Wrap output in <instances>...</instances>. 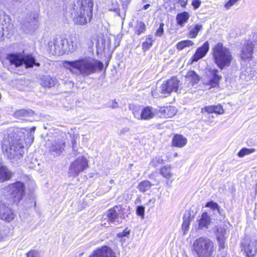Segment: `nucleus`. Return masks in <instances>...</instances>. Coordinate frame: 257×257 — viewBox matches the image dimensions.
<instances>
[{"instance_id": "f257e3e1", "label": "nucleus", "mask_w": 257, "mask_h": 257, "mask_svg": "<svg viewBox=\"0 0 257 257\" xmlns=\"http://www.w3.org/2000/svg\"><path fill=\"white\" fill-rule=\"evenodd\" d=\"M24 131L25 130L24 129H11L5 137L3 148L9 145L6 149L5 154L10 159L17 161L23 157L24 154Z\"/></svg>"}, {"instance_id": "f03ea898", "label": "nucleus", "mask_w": 257, "mask_h": 257, "mask_svg": "<svg viewBox=\"0 0 257 257\" xmlns=\"http://www.w3.org/2000/svg\"><path fill=\"white\" fill-rule=\"evenodd\" d=\"M64 67L70 70L74 68L78 70L83 75H89L100 69L102 66L101 62L90 57H84L75 61H65Z\"/></svg>"}, {"instance_id": "7ed1b4c3", "label": "nucleus", "mask_w": 257, "mask_h": 257, "mask_svg": "<svg viewBox=\"0 0 257 257\" xmlns=\"http://www.w3.org/2000/svg\"><path fill=\"white\" fill-rule=\"evenodd\" d=\"M93 4L91 0H78L71 12L74 23L84 25L90 22L92 17Z\"/></svg>"}, {"instance_id": "20e7f679", "label": "nucleus", "mask_w": 257, "mask_h": 257, "mask_svg": "<svg viewBox=\"0 0 257 257\" xmlns=\"http://www.w3.org/2000/svg\"><path fill=\"white\" fill-rule=\"evenodd\" d=\"M50 52L55 55H62L65 53H72L77 48L76 41L73 38L68 40L62 37L54 38L49 43Z\"/></svg>"}, {"instance_id": "39448f33", "label": "nucleus", "mask_w": 257, "mask_h": 257, "mask_svg": "<svg viewBox=\"0 0 257 257\" xmlns=\"http://www.w3.org/2000/svg\"><path fill=\"white\" fill-rule=\"evenodd\" d=\"M212 54L215 64L221 70L229 67L233 60L229 49L221 43H218L214 46Z\"/></svg>"}, {"instance_id": "423d86ee", "label": "nucleus", "mask_w": 257, "mask_h": 257, "mask_svg": "<svg viewBox=\"0 0 257 257\" xmlns=\"http://www.w3.org/2000/svg\"><path fill=\"white\" fill-rule=\"evenodd\" d=\"M193 247L197 257H211L214 245L209 238L200 237L195 240Z\"/></svg>"}, {"instance_id": "0eeeda50", "label": "nucleus", "mask_w": 257, "mask_h": 257, "mask_svg": "<svg viewBox=\"0 0 257 257\" xmlns=\"http://www.w3.org/2000/svg\"><path fill=\"white\" fill-rule=\"evenodd\" d=\"M7 59L12 65L18 67L25 64L26 68L33 67L34 65L39 66L40 64L35 62V59L31 55H25L24 53H17L7 55Z\"/></svg>"}, {"instance_id": "6e6552de", "label": "nucleus", "mask_w": 257, "mask_h": 257, "mask_svg": "<svg viewBox=\"0 0 257 257\" xmlns=\"http://www.w3.org/2000/svg\"><path fill=\"white\" fill-rule=\"evenodd\" d=\"M8 194L14 202H19L25 195V186L21 182L12 183L6 187Z\"/></svg>"}, {"instance_id": "1a4fd4ad", "label": "nucleus", "mask_w": 257, "mask_h": 257, "mask_svg": "<svg viewBox=\"0 0 257 257\" xmlns=\"http://www.w3.org/2000/svg\"><path fill=\"white\" fill-rule=\"evenodd\" d=\"M180 81L177 77H172L164 81L160 87V92L164 96H168L172 92H177Z\"/></svg>"}, {"instance_id": "9d476101", "label": "nucleus", "mask_w": 257, "mask_h": 257, "mask_svg": "<svg viewBox=\"0 0 257 257\" xmlns=\"http://www.w3.org/2000/svg\"><path fill=\"white\" fill-rule=\"evenodd\" d=\"M88 167L87 160L83 156L79 157L70 164L69 173L74 176H77Z\"/></svg>"}, {"instance_id": "9b49d317", "label": "nucleus", "mask_w": 257, "mask_h": 257, "mask_svg": "<svg viewBox=\"0 0 257 257\" xmlns=\"http://www.w3.org/2000/svg\"><path fill=\"white\" fill-rule=\"evenodd\" d=\"M14 211L0 199V219L7 222L12 221L15 218Z\"/></svg>"}, {"instance_id": "f8f14e48", "label": "nucleus", "mask_w": 257, "mask_h": 257, "mask_svg": "<svg viewBox=\"0 0 257 257\" xmlns=\"http://www.w3.org/2000/svg\"><path fill=\"white\" fill-rule=\"evenodd\" d=\"M88 257H116L115 253L108 246L104 245L93 250Z\"/></svg>"}, {"instance_id": "ddd939ff", "label": "nucleus", "mask_w": 257, "mask_h": 257, "mask_svg": "<svg viewBox=\"0 0 257 257\" xmlns=\"http://www.w3.org/2000/svg\"><path fill=\"white\" fill-rule=\"evenodd\" d=\"M216 236L219 249L221 250L225 248V242L226 239V230L223 227L216 226L213 230Z\"/></svg>"}, {"instance_id": "4468645a", "label": "nucleus", "mask_w": 257, "mask_h": 257, "mask_svg": "<svg viewBox=\"0 0 257 257\" xmlns=\"http://www.w3.org/2000/svg\"><path fill=\"white\" fill-rule=\"evenodd\" d=\"M123 208L121 206H115L110 209L107 212L108 221L115 224L119 223L120 221L119 217L122 211Z\"/></svg>"}, {"instance_id": "2eb2a0df", "label": "nucleus", "mask_w": 257, "mask_h": 257, "mask_svg": "<svg viewBox=\"0 0 257 257\" xmlns=\"http://www.w3.org/2000/svg\"><path fill=\"white\" fill-rule=\"evenodd\" d=\"M157 116L161 118H168L174 116L177 112V108L175 106L162 107L157 108Z\"/></svg>"}, {"instance_id": "dca6fc26", "label": "nucleus", "mask_w": 257, "mask_h": 257, "mask_svg": "<svg viewBox=\"0 0 257 257\" xmlns=\"http://www.w3.org/2000/svg\"><path fill=\"white\" fill-rule=\"evenodd\" d=\"M212 78L209 80L205 81L203 82L206 86L205 89L209 90L212 87H215L218 85V82L222 77L217 74L218 70L217 69L212 70Z\"/></svg>"}, {"instance_id": "f3484780", "label": "nucleus", "mask_w": 257, "mask_h": 257, "mask_svg": "<svg viewBox=\"0 0 257 257\" xmlns=\"http://www.w3.org/2000/svg\"><path fill=\"white\" fill-rule=\"evenodd\" d=\"M209 50V43L208 42H205L202 47L198 48L195 54L192 57L191 63L197 62L201 58L205 56Z\"/></svg>"}, {"instance_id": "a211bd4d", "label": "nucleus", "mask_w": 257, "mask_h": 257, "mask_svg": "<svg viewBox=\"0 0 257 257\" xmlns=\"http://www.w3.org/2000/svg\"><path fill=\"white\" fill-rule=\"evenodd\" d=\"M157 115V110L151 106H146L141 110V120H149Z\"/></svg>"}, {"instance_id": "6ab92c4d", "label": "nucleus", "mask_w": 257, "mask_h": 257, "mask_svg": "<svg viewBox=\"0 0 257 257\" xmlns=\"http://www.w3.org/2000/svg\"><path fill=\"white\" fill-rule=\"evenodd\" d=\"M65 147V143L62 140H55L49 147V151L55 153L57 155H60L64 150Z\"/></svg>"}, {"instance_id": "aec40b11", "label": "nucleus", "mask_w": 257, "mask_h": 257, "mask_svg": "<svg viewBox=\"0 0 257 257\" xmlns=\"http://www.w3.org/2000/svg\"><path fill=\"white\" fill-rule=\"evenodd\" d=\"M253 44L252 43H247L242 48L240 57L242 59H248L251 58Z\"/></svg>"}, {"instance_id": "412c9836", "label": "nucleus", "mask_w": 257, "mask_h": 257, "mask_svg": "<svg viewBox=\"0 0 257 257\" xmlns=\"http://www.w3.org/2000/svg\"><path fill=\"white\" fill-rule=\"evenodd\" d=\"M13 176L12 172L6 166H0V183L10 180Z\"/></svg>"}, {"instance_id": "4be33fe9", "label": "nucleus", "mask_w": 257, "mask_h": 257, "mask_svg": "<svg viewBox=\"0 0 257 257\" xmlns=\"http://www.w3.org/2000/svg\"><path fill=\"white\" fill-rule=\"evenodd\" d=\"M245 250L248 256H254L257 251V244L256 240H250L247 244H244Z\"/></svg>"}, {"instance_id": "5701e85b", "label": "nucleus", "mask_w": 257, "mask_h": 257, "mask_svg": "<svg viewBox=\"0 0 257 257\" xmlns=\"http://www.w3.org/2000/svg\"><path fill=\"white\" fill-rule=\"evenodd\" d=\"M187 142V139L182 135H176L172 140V146L178 148H182L186 145Z\"/></svg>"}, {"instance_id": "b1692460", "label": "nucleus", "mask_w": 257, "mask_h": 257, "mask_svg": "<svg viewBox=\"0 0 257 257\" xmlns=\"http://www.w3.org/2000/svg\"><path fill=\"white\" fill-rule=\"evenodd\" d=\"M57 83L56 78H52L50 76H45L42 78L41 85L44 87L50 88L54 86Z\"/></svg>"}, {"instance_id": "393cba45", "label": "nucleus", "mask_w": 257, "mask_h": 257, "mask_svg": "<svg viewBox=\"0 0 257 257\" xmlns=\"http://www.w3.org/2000/svg\"><path fill=\"white\" fill-rule=\"evenodd\" d=\"M190 18L189 14L187 12H184L178 14L176 16L177 24L181 27H183L187 22Z\"/></svg>"}, {"instance_id": "a878e982", "label": "nucleus", "mask_w": 257, "mask_h": 257, "mask_svg": "<svg viewBox=\"0 0 257 257\" xmlns=\"http://www.w3.org/2000/svg\"><path fill=\"white\" fill-rule=\"evenodd\" d=\"M211 220L209 216L207 214V212H204L202 215L200 219L199 220V226L200 229L203 228H208V225L210 224Z\"/></svg>"}, {"instance_id": "bb28decb", "label": "nucleus", "mask_w": 257, "mask_h": 257, "mask_svg": "<svg viewBox=\"0 0 257 257\" xmlns=\"http://www.w3.org/2000/svg\"><path fill=\"white\" fill-rule=\"evenodd\" d=\"M33 111L31 110H26L25 109H19L15 112L14 115L15 117L20 119H24L25 117L32 116Z\"/></svg>"}, {"instance_id": "cd10ccee", "label": "nucleus", "mask_w": 257, "mask_h": 257, "mask_svg": "<svg viewBox=\"0 0 257 257\" xmlns=\"http://www.w3.org/2000/svg\"><path fill=\"white\" fill-rule=\"evenodd\" d=\"M202 29V25L200 24H196L193 27H189V33L188 37L190 38H195L197 36L199 32Z\"/></svg>"}, {"instance_id": "c85d7f7f", "label": "nucleus", "mask_w": 257, "mask_h": 257, "mask_svg": "<svg viewBox=\"0 0 257 257\" xmlns=\"http://www.w3.org/2000/svg\"><path fill=\"white\" fill-rule=\"evenodd\" d=\"M187 81L191 83L192 85L198 83L199 80V77L193 71H189L186 76Z\"/></svg>"}, {"instance_id": "c756f323", "label": "nucleus", "mask_w": 257, "mask_h": 257, "mask_svg": "<svg viewBox=\"0 0 257 257\" xmlns=\"http://www.w3.org/2000/svg\"><path fill=\"white\" fill-rule=\"evenodd\" d=\"M160 172L164 178L167 179L172 178L173 176V174L171 171V167L170 165L165 166L161 168Z\"/></svg>"}, {"instance_id": "7c9ffc66", "label": "nucleus", "mask_w": 257, "mask_h": 257, "mask_svg": "<svg viewBox=\"0 0 257 257\" xmlns=\"http://www.w3.org/2000/svg\"><path fill=\"white\" fill-rule=\"evenodd\" d=\"M153 184L148 180L141 182L138 185V189L142 192H145L150 189Z\"/></svg>"}, {"instance_id": "2f4dec72", "label": "nucleus", "mask_w": 257, "mask_h": 257, "mask_svg": "<svg viewBox=\"0 0 257 257\" xmlns=\"http://www.w3.org/2000/svg\"><path fill=\"white\" fill-rule=\"evenodd\" d=\"M129 108L132 111L134 117L138 120H141L142 110L141 107L134 104H130Z\"/></svg>"}, {"instance_id": "473e14b6", "label": "nucleus", "mask_w": 257, "mask_h": 257, "mask_svg": "<svg viewBox=\"0 0 257 257\" xmlns=\"http://www.w3.org/2000/svg\"><path fill=\"white\" fill-rule=\"evenodd\" d=\"M194 45L193 41L190 40H186L178 42L176 45V48L179 50H182L183 49L192 46Z\"/></svg>"}, {"instance_id": "72a5a7b5", "label": "nucleus", "mask_w": 257, "mask_h": 257, "mask_svg": "<svg viewBox=\"0 0 257 257\" xmlns=\"http://www.w3.org/2000/svg\"><path fill=\"white\" fill-rule=\"evenodd\" d=\"M190 222V217H186L185 216H184L183 217V222L182 225V229L183 231L184 235H185L189 230Z\"/></svg>"}, {"instance_id": "f704fd0d", "label": "nucleus", "mask_w": 257, "mask_h": 257, "mask_svg": "<svg viewBox=\"0 0 257 257\" xmlns=\"http://www.w3.org/2000/svg\"><path fill=\"white\" fill-rule=\"evenodd\" d=\"M146 30L145 24L141 21H138L137 26L135 27V33L138 35L144 33Z\"/></svg>"}, {"instance_id": "c9c22d12", "label": "nucleus", "mask_w": 257, "mask_h": 257, "mask_svg": "<svg viewBox=\"0 0 257 257\" xmlns=\"http://www.w3.org/2000/svg\"><path fill=\"white\" fill-rule=\"evenodd\" d=\"M164 163V160L162 156H157L153 158L150 163V165L154 168L157 167L159 165Z\"/></svg>"}, {"instance_id": "e433bc0d", "label": "nucleus", "mask_w": 257, "mask_h": 257, "mask_svg": "<svg viewBox=\"0 0 257 257\" xmlns=\"http://www.w3.org/2000/svg\"><path fill=\"white\" fill-rule=\"evenodd\" d=\"M255 70H252L251 68H247L244 73V75L246 76L245 79L246 81L252 80L255 75Z\"/></svg>"}, {"instance_id": "4c0bfd02", "label": "nucleus", "mask_w": 257, "mask_h": 257, "mask_svg": "<svg viewBox=\"0 0 257 257\" xmlns=\"http://www.w3.org/2000/svg\"><path fill=\"white\" fill-rule=\"evenodd\" d=\"M254 149H247V148H243L238 153V156L239 157H243L245 155H249L252 153L254 152Z\"/></svg>"}, {"instance_id": "58836bf2", "label": "nucleus", "mask_w": 257, "mask_h": 257, "mask_svg": "<svg viewBox=\"0 0 257 257\" xmlns=\"http://www.w3.org/2000/svg\"><path fill=\"white\" fill-rule=\"evenodd\" d=\"M104 42L105 40L103 38H99L96 43V47L100 49H104L105 48Z\"/></svg>"}, {"instance_id": "ea45409f", "label": "nucleus", "mask_w": 257, "mask_h": 257, "mask_svg": "<svg viewBox=\"0 0 257 257\" xmlns=\"http://www.w3.org/2000/svg\"><path fill=\"white\" fill-rule=\"evenodd\" d=\"M153 40L151 38H149L148 41L145 42L143 43V49L144 51H146L152 45Z\"/></svg>"}, {"instance_id": "a19ab883", "label": "nucleus", "mask_w": 257, "mask_h": 257, "mask_svg": "<svg viewBox=\"0 0 257 257\" xmlns=\"http://www.w3.org/2000/svg\"><path fill=\"white\" fill-rule=\"evenodd\" d=\"M27 257H41L40 252L36 250H31L27 253Z\"/></svg>"}, {"instance_id": "79ce46f5", "label": "nucleus", "mask_w": 257, "mask_h": 257, "mask_svg": "<svg viewBox=\"0 0 257 257\" xmlns=\"http://www.w3.org/2000/svg\"><path fill=\"white\" fill-rule=\"evenodd\" d=\"M204 112H208L209 113H214V105L205 106L201 109V112L204 113Z\"/></svg>"}, {"instance_id": "37998d69", "label": "nucleus", "mask_w": 257, "mask_h": 257, "mask_svg": "<svg viewBox=\"0 0 257 257\" xmlns=\"http://www.w3.org/2000/svg\"><path fill=\"white\" fill-rule=\"evenodd\" d=\"M137 213L138 215L141 216L142 218H144L145 207L142 206L137 207Z\"/></svg>"}, {"instance_id": "c03bdc74", "label": "nucleus", "mask_w": 257, "mask_h": 257, "mask_svg": "<svg viewBox=\"0 0 257 257\" xmlns=\"http://www.w3.org/2000/svg\"><path fill=\"white\" fill-rule=\"evenodd\" d=\"M164 23H161L160 24V26L155 33L156 36L161 37L163 35L164 33Z\"/></svg>"}, {"instance_id": "a18cd8bd", "label": "nucleus", "mask_w": 257, "mask_h": 257, "mask_svg": "<svg viewBox=\"0 0 257 257\" xmlns=\"http://www.w3.org/2000/svg\"><path fill=\"white\" fill-rule=\"evenodd\" d=\"M206 207H209L213 210H215V209H217L218 210V211H219V206L218 205L215 203V202H213V201H211V202H208L206 204Z\"/></svg>"}, {"instance_id": "49530a36", "label": "nucleus", "mask_w": 257, "mask_h": 257, "mask_svg": "<svg viewBox=\"0 0 257 257\" xmlns=\"http://www.w3.org/2000/svg\"><path fill=\"white\" fill-rule=\"evenodd\" d=\"M214 113L221 114L224 113V110L220 105H214Z\"/></svg>"}, {"instance_id": "de8ad7c7", "label": "nucleus", "mask_w": 257, "mask_h": 257, "mask_svg": "<svg viewBox=\"0 0 257 257\" xmlns=\"http://www.w3.org/2000/svg\"><path fill=\"white\" fill-rule=\"evenodd\" d=\"M201 4V2L200 0H192V5L195 10L200 6Z\"/></svg>"}, {"instance_id": "09e8293b", "label": "nucleus", "mask_w": 257, "mask_h": 257, "mask_svg": "<svg viewBox=\"0 0 257 257\" xmlns=\"http://www.w3.org/2000/svg\"><path fill=\"white\" fill-rule=\"evenodd\" d=\"M129 234H130L129 231L124 230V231H123L122 232L118 233L117 234V236L118 238H123L124 236H127Z\"/></svg>"}, {"instance_id": "8fccbe9b", "label": "nucleus", "mask_w": 257, "mask_h": 257, "mask_svg": "<svg viewBox=\"0 0 257 257\" xmlns=\"http://www.w3.org/2000/svg\"><path fill=\"white\" fill-rule=\"evenodd\" d=\"M188 0H178V3L182 7H185L187 4Z\"/></svg>"}, {"instance_id": "3c124183", "label": "nucleus", "mask_w": 257, "mask_h": 257, "mask_svg": "<svg viewBox=\"0 0 257 257\" xmlns=\"http://www.w3.org/2000/svg\"><path fill=\"white\" fill-rule=\"evenodd\" d=\"M118 107V104L117 102H116L115 100H113L111 102L110 107L113 109H114V108H117Z\"/></svg>"}, {"instance_id": "603ef678", "label": "nucleus", "mask_w": 257, "mask_h": 257, "mask_svg": "<svg viewBox=\"0 0 257 257\" xmlns=\"http://www.w3.org/2000/svg\"><path fill=\"white\" fill-rule=\"evenodd\" d=\"M150 7V5L149 4H147V5H145L144 7H143V9L144 10H147V9H148Z\"/></svg>"}, {"instance_id": "864d4df0", "label": "nucleus", "mask_w": 257, "mask_h": 257, "mask_svg": "<svg viewBox=\"0 0 257 257\" xmlns=\"http://www.w3.org/2000/svg\"><path fill=\"white\" fill-rule=\"evenodd\" d=\"M153 202V203L154 204L155 203V199H151L149 200V202Z\"/></svg>"}, {"instance_id": "5fc2aeb1", "label": "nucleus", "mask_w": 257, "mask_h": 257, "mask_svg": "<svg viewBox=\"0 0 257 257\" xmlns=\"http://www.w3.org/2000/svg\"><path fill=\"white\" fill-rule=\"evenodd\" d=\"M109 183L111 184H112L114 183V180H110L109 181Z\"/></svg>"}, {"instance_id": "6e6d98bb", "label": "nucleus", "mask_w": 257, "mask_h": 257, "mask_svg": "<svg viewBox=\"0 0 257 257\" xmlns=\"http://www.w3.org/2000/svg\"><path fill=\"white\" fill-rule=\"evenodd\" d=\"M173 155L174 157H177L178 155L177 153H175Z\"/></svg>"}, {"instance_id": "4d7b16f0", "label": "nucleus", "mask_w": 257, "mask_h": 257, "mask_svg": "<svg viewBox=\"0 0 257 257\" xmlns=\"http://www.w3.org/2000/svg\"><path fill=\"white\" fill-rule=\"evenodd\" d=\"M152 95H153L154 97H157V95H156L154 94L153 93L152 94Z\"/></svg>"}, {"instance_id": "13d9d810", "label": "nucleus", "mask_w": 257, "mask_h": 257, "mask_svg": "<svg viewBox=\"0 0 257 257\" xmlns=\"http://www.w3.org/2000/svg\"><path fill=\"white\" fill-rule=\"evenodd\" d=\"M32 130L33 131H34L35 130V127H33V128H32Z\"/></svg>"}, {"instance_id": "bf43d9fd", "label": "nucleus", "mask_w": 257, "mask_h": 257, "mask_svg": "<svg viewBox=\"0 0 257 257\" xmlns=\"http://www.w3.org/2000/svg\"><path fill=\"white\" fill-rule=\"evenodd\" d=\"M31 139H32V140H31V143H32L33 141V138H32Z\"/></svg>"}]
</instances>
